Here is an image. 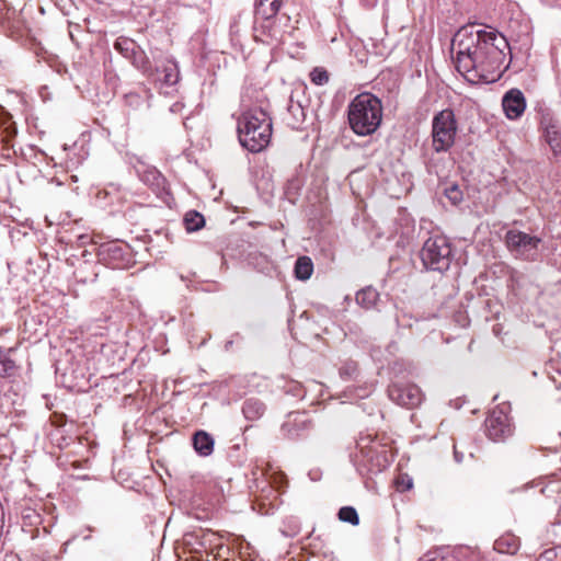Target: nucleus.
I'll use <instances>...</instances> for the list:
<instances>
[{
	"mask_svg": "<svg viewBox=\"0 0 561 561\" xmlns=\"http://www.w3.org/2000/svg\"><path fill=\"white\" fill-rule=\"evenodd\" d=\"M124 44H125V45H128L129 43H128L127 41H125V39H123V41H117V42L115 43V48L123 50V49H124V46H123Z\"/></svg>",
	"mask_w": 561,
	"mask_h": 561,
	"instance_id": "nucleus-22",
	"label": "nucleus"
},
{
	"mask_svg": "<svg viewBox=\"0 0 561 561\" xmlns=\"http://www.w3.org/2000/svg\"><path fill=\"white\" fill-rule=\"evenodd\" d=\"M282 0H257L255 13L257 16L268 21L274 18L280 8Z\"/></svg>",
	"mask_w": 561,
	"mask_h": 561,
	"instance_id": "nucleus-13",
	"label": "nucleus"
},
{
	"mask_svg": "<svg viewBox=\"0 0 561 561\" xmlns=\"http://www.w3.org/2000/svg\"><path fill=\"white\" fill-rule=\"evenodd\" d=\"M379 295L376 289L367 287L356 294V301L362 307L369 309L375 306Z\"/></svg>",
	"mask_w": 561,
	"mask_h": 561,
	"instance_id": "nucleus-17",
	"label": "nucleus"
},
{
	"mask_svg": "<svg viewBox=\"0 0 561 561\" xmlns=\"http://www.w3.org/2000/svg\"><path fill=\"white\" fill-rule=\"evenodd\" d=\"M446 197L454 204L457 205L462 199V193L457 185H451L445 191Z\"/></svg>",
	"mask_w": 561,
	"mask_h": 561,
	"instance_id": "nucleus-21",
	"label": "nucleus"
},
{
	"mask_svg": "<svg viewBox=\"0 0 561 561\" xmlns=\"http://www.w3.org/2000/svg\"><path fill=\"white\" fill-rule=\"evenodd\" d=\"M507 248L525 259H533L541 242L537 237L522 231L510 230L505 236Z\"/></svg>",
	"mask_w": 561,
	"mask_h": 561,
	"instance_id": "nucleus-6",
	"label": "nucleus"
},
{
	"mask_svg": "<svg viewBox=\"0 0 561 561\" xmlns=\"http://www.w3.org/2000/svg\"><path fill=\"white\" fill-rule=\"evenodd\" d=\"M502 106L507 118H519L526 110V100L523 92L518 89L507 91L502 99Z\"/></svg>",
	"mask_w": 561,
	"mask_h": 561,
	"instance_id": "nucleus-9",
	"label": "nucleus"
},
{
	"mask_svg": "<svg viewBox=\"0 0 561 561\" xmlns=\"http://www.w3.org/2000/svg\"><path fill=\"white\" fill-rule=\"evenodd\" d=\"M388 396L394 403L414 408L422 402V391L414 383H393L388 388Z\"/></svg>",
	"mask_w": 561,
	"mask_h": 561,
	"instance_id": "nucleus-7",
	"label": "nucleus"
},
{
	"mask_svg": "<svg viewBox=\"0 0 561 561\" xmlns=\"http://www.w3.org/2000/svg\"><path fill=\"white\" fill-rule=\"evenodd\" d=\"M339 518L342 522L350 523L354 526L358 525L359 518L356 510L352 506H344L339 511Z\"/></svg>",
	"mask_w": 561,
	"mask_h": 561,
	"instance_id": "nucleus-19",
	"label": "nucleus"
},
{
	"mask_svg": "<svg viewBox=\"0 0 561 561\" xmlns=\"http://www.w3.org/2000/svg\"><path fill=\"white\" fill-rule=\"evenodd\" d=\"M457 121L451 110L438 112L432 121V146L436 152H446L455 144Z\"/></svg>",
	"mask_w": 561,
	"mask_h": 561,
	"instance_id": "nucleus-4",
	"label": "nucleus"
},
{
	"mask_svg": "<svg viewBox=\"0 0 561 561\" xmlns=\"http://www.w3.org/2000/svg\"><path fill=\"white\" fill-rule=\"evenodd\" d=\"M450 252V247L444 237L430 238L421 250V260L426 268L444 271L449 266Z\"/></svg>",
	"mask_w": 561,
	"mask_h": 561,
	"instance_id": "nucleus-5",
	"label": "nucleus"
},
{
	"mask_svg": "<svg viewBox=\"0 0 561 561\" xmlns=\"http://www.w3.org/2000/svg\"><path fill=\"white\" fill-rule=\"evenodd\" d=\"M543 138L556 156L561 154V129L557 119L543 115L540 122Z\"/></svg>",
	"mask_w": 561,
	"mask_h": 561,
	"instance_id": "nucleus-10",
	"label": "nucleus"
},
{
	"mask_svg": "<svg viewBox=\"0 0 561 561\" xmlns=\"http://www.w3.org/2000/svg\"><path fill=\"white\" fill-rule=\"evenodd\" d=\"M313 272V263L309 256H300L295 264V275L298 279L307 280Z\"/></svg>",
	"mask_w": 561,
	"mask_h": 561,
	"instance_id": "nucleus-15",
	"label": "nucleus"
},
{
	"mask_svg": "<svg viewBox=\"0 0 561 561\" xmlns=\"http://www.w3.org/2000/svg\"><path fill=\"white\" fill-rule=\"evenodd\" d=\"M411 488H412V481L409 479L408 484H405V486L402 490H409Z\"/></svg>",
	"mask_w": 561,
	"mask_h": 561,
	"instance_id": "nucleus-23",
	"label": "nucleus"
},
{
	"mask_svg": "<svg viewBox=\"0 0 561 561\" xmlns=\"http://www.w3.org/2000/svg\"><path fill=\"white\" fill-rule=\"evenodd\" d=\"M18 373V365L10 358L8 352L0 348V378H12Z\"/></svg>",
	"mask_w": 561,
	"mask_h": 561,
	"instance_id": "nucleus-14",
	"label": "nucleus"
},
{
	"mask_svg": "<svg viewBox=\"0 0 561 561\" xmlns=\"http://www.w3.org/2000/svg\"><path fill=\"white\" fill-rule=\"evenodd\" d=\"M486 435L494 442L512 434L508 416L502 411H493L485 420Z\"/></svg>",
	"mask_w": 561,
	"mask_h": 561,
	"instance_id": "nucleus-8",
	"label": "nucleus"
},
{
	"mask_svg": "<svg viewBox=\"0 0 561 561\" xmlns=\"http://www.w3.org/2000/svg\"><path fill=\"white\" fill-rule=\"evenodd\" d=\"M457 70L469 81L495 82L511 62L506 37L493 27L478 24L460 27L453 38Z\"/></svg>",
	"mask_w": 561,
	"mask_h": 561,
	"instance_id": "nucleus-1",
	"label": "nucleus"
},
{
	"mask_svg": "<svg viewBox=\"0 0 561 561\" xmlns=\"http://www.w3.org/2000/svg\"><path fill=\"white\" fill-rule=\"evenodd\" d=\"M265 411L264 404L256 399H249L244 402L242 412L248 420L260 419Z\"/></svg>",
	"mask_w": 561,
	"mask_h": 561,
	"instance_id": "nucleus-16",
	"label": "nucleus"
},
{
	"mask_svg": "<svg viewBox=\"0 0 561 561\" xmlns=\"http://www.w3.org/2000/svg\"><path fill=\"white\" fill-rule=\"evenodd\" d=\"M240 144L251 152H260L267 147L272 136V122L261 107L242 113L238 119Z\"/></svg>",
	"mask_w": 561,
	"mask_h": 561,
	"instance_id": "nucleus-2",
	"label": "nucleus"
},
{
	"mask_svg": "<svg viewBox=\"0 0 561 561\" xmlns=\"http://www.w3.org/2000/svg\"><path fill=\"white\" fill-rule=\"evenodd\" d=\"M159 80L165 85H174L180 79L178 64L174 60H167L162 69L159 70Z\"/></svg>",
	"mask_w": 561,
	"mask_h": 561,
	"instance_id": "nucleus-12",
	"label": "nucleus"
},
{
	"mask_svg": "<svg viewBox=\"0 0 561 561\" xmlns=\"http://www.w3.org/2000/svg\"><path fill=\"white\" fill-rule=\"evenodd\" d=\"M347 119L356 135H373L382 121L381 101L370 93L358 94L348 104Z\"/></svg>",
	"mask_w": 561,
	"mask_h": 561,
	"instance_id": "nucleus-3",
	"label": "nucleus"
},
{
	"mask_svg": "<svg viewBox=\"0 0 561 561\" xmlns=\"http://www.w3.org/2000/svg\"><path fill=\"white\" fill-rule=\"evenodd\" d=\"M184 224L187 231H197L205 225L204 216L195 210L186 213Z\"/></svg>",
	"mask_w": 561,
	"mask_h": 561,
	"instance_id": "nucleus-18",
	"label": "nucleus"
},
{
	"mask_svg": "<svg viewBox=\"0 0 561 561\" xmlns=\"http://www.w3.org/2000/svg\"><path fill=\"white\" fill-rule=\"evenodd\" d=\"M310 80L317 85H323L329 82V73L325 69L317 67L310 72Z\"/></svg>",
	"mask_w": 561,
	"mask_h": 561,
	"instance_id": "nucleus-20",
	"label": "nucleus"
},
{
	"mask_svg": "<svg viewBox=\"0 0 561 561\" xmlns=\"http://www.w3.org/2000/svg\"><path fill=\"white\" fill-rule=\"evenodd\" d=\"M214 438L204 431H198L193 436V446L201 456H209L214 450Z\"/></svg>",
	"mask_w": 561,
	"mask_h": 561,
	"instance_id": "nucleus-11",
	"label": "nucleus"
}]
</instances>
